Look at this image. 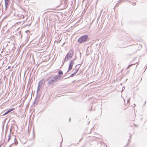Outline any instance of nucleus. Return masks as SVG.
<instances>
[{
	"mask_svg": "<svg viewBox=\"0 0 147 147\" xmlns=\"http://www.w3.org/2000/svg\"><path fill=\"white\" fill-rule=\"evenodd\" d=\"M130 98H129L128 99V100H127V103H129V102H130Z\"/></svg>",
	"mask_w": 147,
	"mask_h": 147,
	"instance_id": "20",
	"label": "nucleus"
},
{
	"mask_svg": "<svg viewBox=\"0 0 147 147\" xmlns=\"http://www.w3.org/2000/svg\"><path fill=\"white\" fill-rule=\"evenodd\" d=\"M14 144H15L16 145H17V144H18V142H17V139H16V138H14Z\"/></svg>",
	"mask_w": 147,
	"mask_h": 147,
	"instance_id": "10",
	"label": "nucleus"
},
{
	"mask_svg": "<svg viewBox=\"0 0 147 147\" xmlns=\"http://www.w3.org/2000/svg\"><path fill=\"white\" fill-rule=\"evenodd\" d=\"M133 65V64H131V65H129L127 67V68H128L129 67H130L131 65Z\"/></svg>",
	"mask_w": 147,
	"mask_h": 147,
	"instance_id": "18",
	"label": "nucleus"
},
{
	"mask_svg": "<svg viewBox=\"0 0 147 147\" xmlns=\"http://www.w3.org/2000/svg\"><path fill=\"white\" fill-rule=\"evenodd\" d=\"M128 143H127V144L126 145L125 147H126L128 145Z\"/></svg>",
	"mask_w": 147,
	"mask_h": 147,
	"instance_id": "22",
	"label": "nucleus"
},
{
	"mask_svg": "<svg viewBox=\"0 0 147 147\" xmlns=\"http://www.w3.org/2000/svg\"><path fill=\"white\" fill-rule=\"evenodd\" d=\"M61 78V76H52L48 78L47 80L48 85H50L55 83L59 80Z\"/></svg>",
	"mask_w": 147,
	"mask_h": 147,
	"instance_id": "1",
	"label": "nucleus"
},
{
	"mask_svg": "<svg viewBox=\"0 0 147 147\" xmlns=\"http://www.w3.org/2000/svg\"><path fill=\"white\" fill-rule=\"evenodd\" d=\"M40 82H38V86L37 88V93L38 94V91L40 90L39 88V86H40Z\"/></svg>",
	"mask_w": 147,
	"mask_h": 147,
	"instance_id": "12",
	"label": "nucleus"
},
{
	"mask_svg": "<svg viewBox=\"0 0 147 147\" xmlns=\"http://www.w3.org/2000/svg\"><path fill=\"white\" fill-rule=\"evenodd\" d=\"M40 95L37 94L36 95V97H35V101L34 102H35L36 101H38L39 100V99H40Z\"/></svg>",
	"mask_w": 147,
	"mask_h": 147,
	"instance_id": "8",
	"label": "nucleus"
},
{
	"mask_svg": "<svg viewBox=\"0 0 147 147\" xmlns=\"http://www.w3.org/2000/svg\"><path fill=\"white\" fill-rule=\"evenodd\" d=\"M131 135H130V139H131Z\"/></svg>",
	"mask_w": 147,
	"mask_h": 147,
	"instance_id": "27",
	"label": "nucleus"
},
{
	"mask_svg": "<svg viewBox=\"0 0 147 147\" xmlns=\"http://www.w3.org/2000/svg\"><path fill=\"white\" fill-rule=\"evenodd\" d=\"M71 58L70 57L67 56V55L65 57V58L64 59L63 61V64L66 61H68Z\"/></svg>",
	"mask_w": 147,
	"mask_h": 147,
	"instance_id": "7",
	"label": "nucleus"
},
{
	"mask_svg": "<svg viewBox=\"0 0 147 147\" xmlns=\"http://www.w3.org/2000/svg\"><path fill=\"white\" fill-rule=\"evenodd\" d=\"M125 89V87L123 86L122 88V90H121V92H122Z\"/></svg>",
	"mask_w": 147,
	"mask_h": 147,
	"instance_id": "17",
	"label": "nucleus"
},
{
	"mask_svg": "<svg viewBox=\"0 0 147 147\" xmlns=\"http://www.w3.org/2000/svg\"><path fill=\"white\" fill-rule=\"evenodd\" d=\"M11 129L10 130V133L8 135V141H9L11 139Z\"/></svg>",
	"mask_w": 147,
	"mask_h": 147,
	"instance_id": "9",
	"label": "nucleus"
},
{
	"mask_svg": "<svg viewBox=\"0 0 147 147\" xmlns=\"http://www.w3.org/2000/svg\"><path fill=\"white\" fill-rule=\"evenodd\" d=\"M58 73L59 75H58L57 76H60V75L63 74V72L61 70H59L58 71Z\"/></svg>",
	"mask_w": 147,
	"mask_h": 147,
	"instance_id": "11",
	"label": "nucleus"
},
{
	"mask_svg": "<svg viewBox=\"0 0 147 147\" xmlns=\"http://www.w3.org/2000/svg\"><path fill=\"white\" fill-rule=\"evenodd\" d=\"M118 3L117 4L115 5V7H116V6H118Z\"/></svg>",
	"mask_w": 147,
	"mask_h": 147,
	"instance_id": "25",
	"label": "nucleus"
},
{
	"mask_svg": "<svg viewBox=\"0 0 147 147\" xmlns=\"http://www.w3.org/2000/svg\"><path fill=\"white\" fill-rule=\"evenodd\" d=\"M24 16L23 15H21V16H20V18L21 19H24Z\"/></svg>",
	"mask_w": 147,
	"mask_h": 147,
	"instance_id": "16",
	"label": "nucleus"
},
{
	"mask_svg": "<svg viewBox=\"0 0 147 147\" xmlns=\"http://www.w3.org/2000/svg\"><path fill=\"white\" fill-rule=\"evenodd\" d=\"M40 82H38V86L37 88V93L38 94V91L40 90L39 88V86H40Z\"/></svg>",
	"mask_w": 147,
	"mask_h": 147,
	"instance_id": "13",
	"label": "nucleus"
},
{
	"mask_svg": "<svg viewBox=\"0 0 147 147\" xmlns=\"http://www.w3.org/2000/svg\"><path fill=\"white\" fill-rule=\"evenodd\" d=\"M79 69V68H78V69L76 70L69 77L65 78V79H67L69 77H74L76 74L78 72V70Z\"/></svg>",
	"mask_w": 147,
	"mask_h": 147,
	"instance_id": "4",
	"label": "nucleus"
},
{
	"mask_svg": "<svg viewBox=\"0 0 147 147\" xmlns=\"http://www.w3.org/2000/svg\"><path fill=\"white\" fill-rule=\"evenodd\" d=\"M74 54V52L72 50H70L67 54V55L70 57L71 58H72Z\"/></svg>",
	"mask_w": 147,
	"mask_h": 147,
	"instance_id": "5",
	"label": "nucleus"
},
{
	"mask_svg": "<svg viewBox=\"0 0 147 147\" xmlns=\"http://www.w3.org/2000/svg\"><path fill=\"white\" fill-rule=\"evenodd\" d=\"M88 38V35H84L81 36L78 40V42L80 44H81L87 41Z\"/></svg>",
	"mask_w": 147,
	"mask_h": 147,
	"instance_id": "2",
	"label": "nucleus"
},
{
	"mask_svg": "<svg viewBox=\"0 0 147 147\" xmlns=\"http://www.w3.org/2000/svg\"><path fill=\"white\" fill-rule=\"evenodd\" d=\"M62 140L61 141V143H62Z\"/></svg>",
	"mask_w": 147,
	"mask_h": 147,
	"instance_id": "35",
	"label": "nucleus"
},
{
	"mask_svg": "<svg viewBox=\"0 0 147 147\" xmlns=\"http://www.w3.org/2000/svg\"><path fill=\"white\" fill-rule=\"evenodd\" d=\"M2 146V145H0V147H1Z\"/></svg>",
	"mask_w": 147,
	"mask_h": 147,
	"instance_id": "32",
	"label": "nucleus"
},
{
	"mask_svg": "<svg viewBox=\"0 0 147 147\" xmlns=\"http://www.w3.org/2000/svg\"><path fill=\"white\" fill-rule=\"evenodd\" d=\"M38 82H40V85H41L42 84V82L41 81H40Z\"/></svg>",
	"mask_w": 147,
	"mask_h": 147,
	"instance_id": "19",
	"label": "nucleus"
},
{
	"mask_svg": "<svg viewBox=\"0 0 147 147\" xmlns=\"http://www.w3.org/2000/svg\"><path fill=\"white\" fill-rule=\"evenodd\" d=\"M10 1L8 0H5V9L7 8L9 3Z\"/></svg>",
	"mask_w": 147,
	"mask_h": 147,
	"instance_id": "6",
	"label": "nucleus"
},
{
	"mask_svg": "<svg viewBox=\"0 0 147 147\" xmlns=\"http://www.w3.org/2000/svg\"><path fill=\"white\" fill-rule=\"evenodd\" d=\"M9 112H8V111H7L5 113L3 114V116H4V115H5L6 114H8V113H9Z\"/></svg>",
	"mask_w": 147,
	"mask_h": 147,
	"instance_id": "15",
	"label": "nucleus"
},
{
	"mask_svg": "<svg viewBox=\"0 0 147 147\" xmlns=\"http://www.w3.org/2000/svg\"><path fill=\"white\" fill-rule=\"evenodd\" d=\"M70 120H71V119H70V118H69V122L70 121Z\"/></svg>",
	"mask_w": 147,
	"mask_h": 147,
	"instance_id": "28",
	"label": "nucleus"
},
{
	"mask_svg": "<svg viewBox=\"0 0 147 147\" xmlns=\"http://www.w3.org/2000/svg\"><path fill=\"white\" fill-rule=\"evenodd\" d=\"M146 101H145L144 102V105H145L146 104Z\"/></svg>",
	"mask_w": 147,
	"mask_h": 147,
	"instance_id": "29",
	"label": "nucleus"
},
{
	"mask_svg": "<svg viewBox=\"0 0 147 147\" xmlns=\"http://www.w3.org/2000/svg\"><path fill=\"white\" fill-rule=\"evenodd\" d=\"M6 132H5V136H6Z\"/></svg>",
	"mask_w": 147,
	"mask_h": 147,
	"instance_id": "31",
	"label": "nucleus"
},
{
	"mask_svg": "<svg viewBox=\"0 0 147 147\" xmlns=\"http://www.w3.org/2000/svg\"><path fill=\"white\" fill-rule=\"evenodd\" d=\"M135 126H137V125H135Z\"/></svg>",
	"mask_w": 147,
	"mask_h": 147,
	"instance_id": "33",
	"label": "nucleus"
},
{
	"mask_svg": "<svg viewBox=\"0 0 147 147\" xmlns=\"http://www.w3.org/2000/svg\"><path fill=\"white\" fill-rule=\"evenodd\" d=\"M147 68V66L146 67V69Z\"/></svg>",
	"mask_w": 147,
	"mask_h": 147,
	"instance_id": "30",
	"label": "nucleus"
},
{
	"mask_svg": "<svg viewBox=\"0 0 147 147\" xmlns=\"http://www.w3.org/2000/svg\"><path fill=\"white\" fill-rule=\"evenodd\" d=\"M14 108H12V109H9V110L8 111V112H9V113L14 110Z\"/></svg>",
	"mask_w": 147,
	"mask_h": 147,
	"instance_id": "14",
	"label": "nucleus"
},
{
	"mask_svg": "<svg viewBox=\"0 0 147 147\" xmlns=\"http://www.w3.org/2000/svg\"><path fill=\"white\" fill-rule=\"evenodd\" d=\"M74 64V60H71L69 61V68L68 69V70L67 72L65 74H67V73L69 72V71L71 70L72 68V67Z\"/></svg>",
	"mask_w": 147,
	"mask_h": 147,
	"instance_id": "3",
	"label": "nucleus"
},
{
	"mask_svg": "<svg viewBox=\"0 0 147 147\" xmlns=\"http://www.w3.org/2000/svg\"><path fill=\"white\" fill-rule=\"evenodd\" d=\"M76 59V58L75 57L73 59V60H74V61Z\"/></svg>",
	"mask_w": 147,
	"mask_h": 147,
	"instance_id": "24",
	"label": "nucleus"
},
{
	"mask_svg": "<svg viewBox=\"0 0 147 147\" xmlns=\"http://www.w3.org/2000/svg\"><path fill=\"white\" fill-rule=\"evenodd\" d=\"M28 19V17H26V20H24V21H26V20L27 19Z\"/></svg>",
	"mask_w": 147,
	"mask_h": 147,
	"instance_id": "26",
	"label": "nucleus"
},
{
	"mask_svg": "<svg viewBox=\"0 0 147 147\" xmlns=\"http://www.w3.org/2000/svg\"><path fill=\"white\" fill-rule=\"evenodd\" d=\"M131 142L130 140L129 139H128V144L130 142Z\"/></svg>",
	"mask_w": 147,
	"mask_h": 147,
	"instance_id": "21",
	"label": "nucleus"
},
{
	"mask_svg": "<svg viewBox=\"0 0 147 147\" xmlns=\"http://www.w3.org/2000/svg\"><path fill=\"white\" fill-rule=\"evenodd\" d=\"M128 143H127V144L126 145L125 147H126L128 145Z\"/></svg>",
	"mask_w": 147,
	"mask_h": 147,
	"instance_id": "23",
	"label": "nucleus"
},
{
	"mask_svg": "<svg viewBox=\"0 0 147 147\" xmlns=\"http://www.w3.org/2000/svg\"><path fill=\"white\" fill-rule=\"evenodd\" d=\"M81 140H82V139H81L80 140V141Z\"/></svg>",
	"mask_w": 147,
	"mask_h": 147,
	"instance_id": "34",
	"label": "nucleus"
}]
</instances>
